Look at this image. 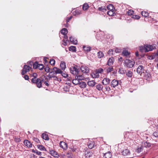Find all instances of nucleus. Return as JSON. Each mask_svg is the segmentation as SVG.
I'll return each instance as SVG.
<instances>
[{"label": "nucleus", "instance_id": "1", "mask_svg": "<svg viewBox=\"0 0 158 158\" xmlns=\"http://www.w3.org/2000/svg\"><path fill=\"white\" fill-rule=\"evenodd\" d=\"M123 64L125 67L130 68L134 66L135 64V62L133 60L127 59L124 60Z\"/></svg>", "mask_w": 158, "mask_h": 158}, {"label": "nucleus", "instance_id": "2", "mask_svg": "<svg viewBox=\"0 0 158 158\" xmlns=\"http://www.w3.org/2000/svg\"><path fill=\"white\" fill-rule=\"evenodd\" d=\"M31 81L33 83L36 84L38 88H40L41 87L42 81L40 79L38 78L35 79V78H32L31 79Z\"/></svg>", "mask_w": 158, "mask_h": 158}, {"label": "nucleus", "instance_id": "3", "mask_svg": "<svg viewBox=\"0 0 158 158\" xmlns=\"http://www.w3.org/2000/svg\"><path fill=\"white\" fill-rule=\"evenodd\" d=\"M79 69L77 68V66H72L70 68V70L71 73L73 74L76 75L78 73Z\"/></svg>", "mask_w": 158, "mask_h": 158}, {"label": "nucleus", "instance_id": "4", "mask_svg": "<svg viewBox=\"0 0 158 158\" xmlns=\"http://www.w3.org/2000/svg\"><path fill=\"white\" fill-rule=\"evenodd\" d=\"M31 69V67L25 65L23 67V69L22 70V75H24L25 74L29 72L30 70Z\"/></svg>", "mask_w": 158, "mask_h": 158}, {"label": "nucleus", "instance_id": "5", "mask_svg": "<svg viewBox=\"0 0 158 158\" xmlns=\"http://www.w3.org/2000/svg\"><path fill=\"white\" fill-rule=\"evenodd\" d=\"M52 71L53 73V74H61L62 73L61 70L57 67H54L52 69Z\"/></svg>", "mask_w": 158, "mask_h": 158}, {"label": "nucleus", "instance_id": "6", "mask_svg": "<svg viewBox=\"0 0 158 158\" xmlns=\"http://www.w3.org/2000/svg\"><path fill=\"white\" fill-rule=\"evenodd\" d=\"M119 82L118 80L116 79L113 80L111 83L110 85L112 87L115 88L118 85Z\"/></svg>", "mask_w": 158, "mask_h": 158}, {"label": "nucleus", "instance_id": "7", "mask_svg": "<svg viewBox=\"0 0 158 158\" xmlns=\"http://www.w3.org/2000/svg\"><path fill=\"white\" fill-rule=\"evenodd\" d=\"M81 69L82 72L83 73H87L89 72V68L87 66H82L81 67Z\"/></svg>", "mask_w": 158, "mask_h": 158}, {"label": "nucleus", "instance_id": "8", "mask_svg": "<svg viewBox=\"0 0 158 158\" xmlns=\"http://www.w3.org/2000/svg\"><path fill=\"white\" fill-rule=\"evenodd\" d=\"M136 71L138 74L141 75L142 73H144L143 66L142 65H139Z\"/></svg>", "mask_w": 158, "mask_h": 158}, {"label": "nucleus", "instance_id": "9", "mask_svg": "<svg viewBox=\"0 0 158 158\" xmlns=\"http://www.w3.org/2000/svg\"><path fill=\"white\" fill-rule=\"evenodd\" d=\"M110 79L106 77L103 79L102 81V83L103 85H107L110 83Z\"/></svg>", "mask_w": 158, "mask_h": 158}, {"label": "nucleus", "instance_id": "10", "mask_svg": "<svg viewBox=\"0 0 158 158\" xmlns=\"http://www.w3.org/2000/svg\"><path fill=\"white\" fill-rule=\"evenodd\" d=\"M146 45V52L152 50L153 49V46L152 45Z\"/></svg>", "mask_w": 158, "mask_h": 158}, {"label": "nucleus", "instance_id": "11", "mask_svg": "<svg viewBox=\"0 0 158 158\" xmlns=\"http://www.w3.org/2000/svg\"><path fill=\"white\" fill-rule=\"evenodd\" d=\"M103 154L104 158H111L112 156V155L110 152H108L104 153Z\"/></svg>", "mask_w": 158, "mask_h": 158}, {"label": "nucleus", "instance_id": "12", "mask_svg": "<svg viewBox=\"0 0 158 158\" xmlns=\"http://www.w3.org/2000/svg\"><path fill=\"white\" fill-rule=\"evenodd\" d=\"M114 61V59L113 57H112L110 58L107 61V64L109 66H111L113 65Z\"/></svg>", "mask_w": 158, "mask_h": 158}, {"label": "nucleus", "instance_id": "13", "mask_svg": "<svg viewBox=\"0 0 158 158\" xmlns=\"http://www.w3.org/2000/svg\"><path fill=\"white\" fill-rule=\"evenodd\" d=\"M70 40L73 44L76 45L77 43V40L73 37L72 36L69 37Z\"/></svg>", "mask_w": 158, "mask_h": 158}, {"label": "nucleus", "instance_id": "14", "mask_svg": "<svg viewBox=\"0 0 158 158\" xmlns=\"http://www.w3.org/2000/svg\"><path fill=\"white\" fill-rule=\"evenodd\" d=\"M60 67L63 70H64L66 68L65 62L63 61H61L60 64Z\"/></svg>", "mask_w": 158, "mask_h": 158}, {"label": "nucleus", "instance_id": "15", "mask_svg": "<svg viewBox=\"0 0 158 158\" xmlns=\"http://www.w3.org/2000/svg\"><path fill=\"white\" fill-rule=\"evenodd\" d=\"M50 153L51 155L55 157L58 158L59 156V155L57 154V152L53 150L50 151Z\"/></svg>", "mask_w": 158, "mask_h": 158}, {"label": "nucleus", "instance_id": "16", "mask_svg": "<svg viewBox=\"0 0 158 158\" xmlns=\"http://www.w3.org/2000/svg\"><path fill=\"white\" fill-rule=\"evenodd\" d=\"M130 54V52L126 50H123L122 52V55L126 57L128 56Z\"/></svg>", "mask_w": 158, "mask_h": 158}, {"label": "nucleus", "instance_id": "17", "mask_svg": "<svg viewBox=\"0 0 158 158\" xmlns=\"http://www.w3.org/2000/svg\"><path fill=\"white\" fill-rule=\"evenodd\" d=\"M24 144L27 147L31 148L32 147V145L31 143L27 140H25L24 141Z\"/></svg>", "mask_w": 158, "mask_h": 158}, {"label": "nucleus", "instance_id": "18", "mask_svg": "<svg viewBox=\"0 0 158 158\" xmlns=\"http://www.w3.org/2000/svg\"><path fill=\"white\" fill-rule=\"evenodd\" d=\"M64 35V39H66V40H63V44L64 45V46H66L67 45V42H69V40H67L68 39V36L66 35Z\"/></svg>", "mask_w": 158, "mask_h": 158}, {"label": "nucleus", "instance_id": "19", "mask_svg": "<svg viewBox=\"0 0 158 158\" xmlns=\"http://www.w3.org/2000/svg\"><path fill=\"white\" fill-rule=\"evenodd\" d=\"M130 153V152L129 150L127 149H125V150H123L122 152V155L125 156L129 155Z\"/></svg>", "mask_w": 158, "mask_h": 158}, {"label": "nucleus", "instance_id": "20", "mask_svg": "<svg viewBox=\"0 0 158 158\" xmlns=\"http://www.w3.org/2000/svg\"><path fill=\"white\" fill-rule=\"evenodd\" d=\"M87 84L88 85L91 87H93L95 85L96 82L94 81H90L88 82Z\"/></svg>", "mask_w": 158, "mask_h": 158}, {"label": "nucleus", "instance_id": "21", "mask_svg": "<svg viewBox=\"0 0 158 158\" xmlns=\"http://www.w3.org/2000/svg\"><path fill=\"white\" fill-rule=\"evenodd\" d=\"M91 75L93 78H98L99 76V74L98 73H97L96 71L94 73H92L91 74Z\"/></svg>", "mask_w": 158, "mask_h": 158}, {"label": "nucleus", "instance_id": "22", "mask_svg": "<svg viewBox=\"0 0 158 158\" xmlns=\"http://www.w3.org/2000/svg\"><path fill=\"white\" fill-rule=\"evenodd\" d=\"M60 147L64 149L67 147L66 143L64 142L60 141Z\"/></svg>", "mask_w": 158, "mask_h": 158}, {"label": "nucleus", "instance_id": "23", "mask_svg": "<svg viewBox=\"0 0 158 158\" xmlns=\"http://www.w3.org/2000/svg\"><path fill=\"white\" fill-rule=\"evenodd\" d=\"M77 78L78 80L80 81L84 80V77L82 75H76L75 76V78Z\"/></svg>", "mask_w": 158, "mask_h": 158}, {"label": "nucleus", "instance_id": "24", "mask_svg": "<svg viewBox=\"0 0 158 158\" xmlns=\"http://www.w3.org/2000/svg\"><path fill=\"white\" fill-rule=\"evenodd\" d=\"M143 147L142 145H139L138 147L136 152L138 153H140L143 150Z\"/></svg>", "mask_w": 158, "mask_h": 158}, {"label": "nucleus", "instance_id": "25", "mask_svg": "<svg viewBox=\"0 0 158 158\" xmlns=\"http://www.w3.org/2000/svg\"><path fill=\"white\" fill-rule=\"evenodd\" d=\"M80 85V86L81 88H85L86 86V83L83 81H80V83L79 84Z\"/></svg>", "mask_w": 158, "mask_h": 158}, {"label": "nucleus", "instance_id": "26", "mask_svg": "<svg viewBox=\"0 0 158 158\" xmlns=\"http://www.w3.org/2000/svg\"><path fill=\"white\" fill-rule=\"evenodd\" d=\"M80 81L77 79V78H75V77L72 81L73 83L75 85L79 84V83H80Z\"/></svg>", "mask_w": 158, "mask_h": 158}, {"label": "nucleus", "instance_id": "27", "mask_svg": "<svg viewBox=\"0 0 158 158\" xmlns=\"http://www.w3.org/2000/svg\"><path fill=\"white\" fill-rule=\"evenodd\" d=\"M98 10L104 12L106 10V8L105 6H102L99 7Z\"/></svg>", "mask_w": 158, "mask_h": 158}, {"label": "nucleus", "instance_id": "28", "mask_svg": "<svg viewBox=\"0 0 158 158\" xmlns=\"http://www.w3.org/2000/svg\"><path fill=\"white\" fill-rule=\"evenodd\" d=\"M139 50L141 52H146V45L144 46H141L139 47Z\"/></svg>", "mask_w": 158, "mask_h": 158}, {"label": "nucleus", "instance_id": "29", "mask_svg": "<svg viewBox=\"0 0 158 158\" xmlns=\"http://www.w3.org/2000/svg\"><path fill=\"white\" fill-rule=\"evenodd\" d=\"M42 136L43 139L46 140H48L49 139V138L48 136V135L46 134H45L44 133H43L42 135Z\"/></svg>", "mask_w": 158, "mask_h": 158}, {"label": "nucleus", "instance_id": "30", "mask_svg": "<svg viewBox=\"0 0 158 158\" xmlns=\"http://www.w3.org/2000/svg\"><path fill=\"white\" fill-rule=\"evenodd\" d=\"M96 88L99 90H102L103 88V86L101 84H98L96 86Z\"/></svg>", "mask_w": 158, "mask_h": 158}, {"label": "nucleus", "instance_id": "31", "mask_svg": "<svg viewBox=\"0 0 158 158\" xmlns=\"http://www.w3.org/2000/svg\"><path fill=\"white\" fill-rule=\"evenodd\" d=\"M61 33L63 35H65L68 33V31L66 28H64L61 30Z\"/></svg>", "mask_w": 158, "mask_h": 158}, {"label": "nucleus", "instance_id": "32", "mask_svg": "<svg viewBox=\"0 0 158 158\" xmlns=\"http://www.w3.org/2000/svg\"><path fill=\"white\" fill-rule=\"evenodd\" d=\"M97 54L98 57L99 58H101L102 57L104 56V54L103 52L101 51H100L98 52Z\"/></svg>", "mask_w": 158, "mask_h": 158}, {"label": "nucleus", "instance_id": "33", "mask_svg": "<svg viewBox=\"0 0 158 158\" xmlns=\"http://www.w3.org/2000/svg\"><path fill=\"white\" fill-rule=\"evenodd\" d=\"M113 70V69L112 67H109L107 68L106 70V72L109 73Z\"/></svg>", "mask_w": 158, "mask_h": 158}, {"label": "nucleus", "instance_id": "34", "mask_svg": "<svg viewBox=\"0 0 158 158\" xmlns=\"http://www.w3.org/2000/svg\"><path fill=\"white\" fill-rule=\"evenodd\" d=\"M69 50L70 51H71L72 52H76V47L74 46H71L69 48Z\"/></svg>", "mask_w": 158, "mask_h": 158}, {"label": "nucleus", "instance_id": "35", "mask_svg": "<svg viewBox=\"0 0 158 158\" xmlns=\"http://www.w3.org/2000/svg\"><path fill=\"white\" fill-rule=\"evenodd\" d=\"M141 15L145 17H147L148 16V13L145 11H143L141 12Z\"/></svg>", "mask_w": 158, "mask_h": 158}, {"label": "nucleus", "instance_id": "36", "mask_svg": "<svg viewBox=\"0 0 158 158\" xmlns=\"http://www.w3.org/2000/svg\"><path fill=\"white\" fill-rule=\"evenodd\" d=\"M94 142H91L88 144V147L89 148L92 149L94 146Z\"/></svg>", "mask_w": 158, "mask_h": 158}, {"label": "nucleus", "instance_id": "37", "mask_svg": "<svg viewBox=\"0 0 158 158\" xmlns=\"http://www.w3.org/2000/svg\"><path fill=\"white\" fill-rule=\"evenodd\" d=\"M114 11L113 10H110L108 11L107 12V14L110 16H112L114 15Z\"/></svg>", "mask_w": 158, "mask_h": 158}, {"label": "nucleus", "instance_id": "38", "mask_svg": "<svg viewBox=\"0 0 158 158\" xmlns=\"http://www.w3.org/2000/svg\"><path fill=\"white\" fill-rule=\"evenodd\" d=\"M133 74V73L131 71H128L126 73L127 76L129 77H131Z\"/></svg>", "mask_w": 158, "mask_h": 158}, {"label": "nucleus", "instance_id": "39", "mask_svg": "<svg viewBox=\"0 0 158 158\" xmlns=\"http://www.w3.org/2000/svg\"><path fill=\"white\" fill-rule=\"evenodd\" d=\"M93 155V153L91 152H87L85 153V156L86 157H90L91 156Z\"/></svg>", "mask_w": 158, "mask_h": 158}, {"label": "nucleus", "instance_id": "40", "mask_svg": "<svg viewBox=\"0 0 158 158\" xmlns=\"http://www.w3.org/2000/svg\"><path fill=\"white\" fill-rule=\"evenodd\" d=\"M125 71L123 68H120L118 70V73L121 74H123L125 73Z\"/></svg>", "mask_w": 158, "mask_h": 158}, {"label": "nucleus", "instance_id": "41", "mask_svg": "<svg viewBox=\"0 0 158 158\" xmlns=\"http://www.w3.org/2000/svg\"><path fill=\"white\" fill-rule=\"evenodd\" d=\"M89 6L87 3L84 4L82 6V9L84 10H87Z\"/></svg>", "mask_w": 158, "mask_h": 158}, {"label": "nucleus", "instance_id": "42", "mask_svg": "<svg viewBox=\"0 0 158 158\" xmlns=\"http://www.w3.org/2000/svg\"><path fill=\"white\" fill-rule=\"evenodd\" d=\"M38 148L41 150H45L46 149L42 145H38L37 146Z\"/></svg>", "mask_w": 158, "mask_h": 158}, {"label": "nucleus", "instance_id": "43", "mask_svg": "<svg viewBox=\"0 0 158 158\" xmlns=\"http://www.w3.org/2000/svg\"><path fill=\"white\" fill-rule=\"evenodd\" d=\"M39 65V64H38L37 62H35L33 64V67L34 69H36L38 68V66Z\"/></svg>", "mask_w": 158, "mask_h": 158}, {"label": "nucleus", "instance_id": "44", "mask_svg": "<svg viewBox=\"0 0 158 158\" xmlns=\"http://www.w3.org/2000/svg\"><path fill=\"white\" fill-rule=\"evenodd\" d=\"M83 48L84 50L86 51H89L90 50L91 48L88 47H86L85 46H83Z\"/></svg>", "mask_w": 158, "mask_h": 158}, {"label": "nucleus", "instance_id": "45", "mask_svg": "<svg viewBox=\"0 0 158 158\" xmlns=\"http://www.w3.org/2000/svg\"><path fill=\"white\" fill-rule=\"evenodd\" d=\"M131 18L132 19L137 20L140 19V17L139 15H132Z\"/></svg>", "mask_w": 158, "mask_h": 158}, {"label": "nucleus", "instance_id": "46", "mask_svg": "<svg viewBox=\"0 0 158 158\" xmlns=\"http://www.w3.org/2000/svg\"><path fill=\"white\" fill-rule=\"evenodd\" d=\"M144 146L146 148H148L151 146V144L150 143L147 142H145L144 144Z\"/></svg>", "mask_w": 158, "mask_h": 158}, {"label": "nucleus", "instance_id": "47", "mask_svg": "<svg viewBox=\"0 0 158 158\" xmlns=\"http://www.w3.org/2000/svg\"><path fill=\"white\" fill-rule=\"evenodd\" d=\"M96 71L98 73H101L103 72V69L102 68H99L96 70Z\"/></svg>", "mask_w": 158, "mask_h": 158}, {"label": "nucleus", "instance_id": "48", "mask_svg": "<svg viewBox=\"0 0 158 158\" xmlns=\"http://www.w3.org/2000/svg\"><path fill=\"white\" fill-rule=\"evenodd\" d=\"M134 11L132 10H128V11L127 12V14L128 15H132Z\"/></svg>", "mask_w": 158, "mask_h": 158}, {"label": "nucleus", "instance_id": "49", "mask_svg": "<svg viewBox=\"0 0 158 158\" xmlns=\"http://www.w3.org/2000/svg\"><path fill=\"white\" fill-rule=\"evenodd\" d=\"M50 63L52 65H54L55 63V61L53 59H51L50 61Z\"/></svg>", "mask_w": 158, "mask_h": 158}, {"label": "nucleus", "instance_id": "50", "mask_svg": "<svg viewBox=\"0 0 158 158\" xmlns=\"http://www.w3.org/2000/svg\"><path fill=\"white\" fill-rule=\"evenodd\" d=\"M44 65L42 64H39V65L38 67V69H39L40 70H42L44 68Z\"/></svg>", "mask_w": 158, "mask_h": 158}, {"label": "nucleus", "instance_id": "51", "mask_svg": "<svg viewBox=\"0 0 158 158\" xmlns=\"http://www.w3.org/2000/svg\"><path fill=\"white\" fill-rule=\"evenodd\" d=\"M62 75L64 77H67L68 76V75L66 73H63L62 71V73H61Z\"/></svg>", "mask_w": 158, "mask_h": 158}, {"label": "nucleus", "instance_id": "52", "mask_svg": "<svg viewBox=\"0 0 158 158\" xmlns=\"http://www.w3.org/2000/svg\"><path fill=\"white\" fill-rule=\"evenodd\" d=\"M114 51L113 49H110L108 51V53L109 55H113Z\"/></svg>", "mask_w": 158, "mask_h": 158}, {"label": "nucleus", "instance_id": "53", "mask_svg": "<svg viewBox=\"0 0 158 158\" xmlns=\"http://www.w3.org/2000/svg\"><path fill=\"white\" fill-rule=\"evenodd\" d=\"M33 139L34 141H35L37 143H40L39 140L37 138L33 137Z\"/></svg>", "mask_w": 158, "mask_h": 158}, {"label": "nucleus", "instance_id": "54", "mask_svg": "<svg viewBox=\"0 0 158 158\" xmlns=\"http://www.w3.org/2000/svg\"><path fill=\"white\" fill-rule=\"evenodd\" d=\"M153 135L156 138H158V131H156L153 133Z\"/></svg>", "mask_w": 158, "mask_h": 158}, {"label": "nucleus", "instance_id": "55", "mask_svg": "<svg viewBox=\"0 0 158 158\" xmlns=\"http://www.w3.org/2000/svg\"><path fill=\"white\" fill-rule=\"evenodd\" d=\"M107 8L109 10H113V6L112 5H109V6H108L107 7Z\"/></svg>", "mask_w": 158, "mask_h": 158}, {"label": "nucleus", "instance_id": "56", "mask_svg": "<svg viewBox=\"0 0 158 158\" xmlns=\"http://www.w3.org/2000/svg\"><path fill=\"white\" fill-rule=\"evenodd\" d=\"M45 71L47 72H50V69L48 67H46L44 68Z\"/></svg>", "mask_w": 158, "mask_h": 158}, {"label": "nucleus", "instance_id": "57", "mask_svg": "<svg viewBox=\"0 0 158 158\" xmlns=\"http://www.w3.org/2000/svg\"><path fill=\"white\" fill-rule=\"evenodd\" d=\"M115 52L116 53H119L121 52V50L118 48H116L115 50Z\"/></svg>", "mask_w": 158, "mask_h": 158}, {"label": "nucleus", "instance_id": "58", "mask_svg": "<svg viewBox=\"0 0 158 158\" xmlns=\"http://www.w3.org/2000/svg\"><path fill=\"white\" fill-rule=\"evenodd\" d=\"M72 16H71L67 18L66 19V23H67L69 22V21L72 19Z\"/></svg>", "mask_w": 158, "mask_h": 158}, {"label": "nucleus", "instance_id": "59", "mask_svg": "<svg viewBox=\"0 0 158 158\" xmlns=\"http://www.w3.org/2000/svg\"><path fill=\"white\" fill-rule=\"evenodd\" d=\"M27 64L29 65L28 66H30V67H31L32 65H33V64H34V63H33V62L31 61L28 62L27 63Z\"/></svg>", "mask_w": 158, "mask_h": 158}, {"label": "nucleus", "instance_id": "60", "mask_svg": "<svg viewBox=\"0 0 158 158\" xmlns=\"http://www.w3.org/2000/svg\"><path fill=\"white\" fill-rule=\"evenodd\" d=\"M75 13L74 12H73V15H79L80 13L79 12V11L77 10H76L75 11Z\"/></svg>", "mask_w": 158, "mask_h": 158}, {"label": "nucleus", "instance_id": "61", "mask_svg": "<svg viewBox=\"0 0 158 158\" xmlns=\"http://www.w3.org/2000/svg\"><path fill=\"white\" fill-rule=\"evenodd\" d=\"M23 77L26 80H28L29 79V76L27 75H24V76Z\"/></svg>", "mask_w": 158, "mask_h": 158}, {"label": "nucleus", "instance_id": "62", "mask_svg": "<svg viewBox=\"0 0 158 158\" xmlns=\"http://www.w3.org/2000/svg\"><path fill=\"white\" fill-rule=\"evenodd\" d=\"M44 83L47 86H49V81L47 80H46L45 81H44Z\"/></svg>", "mask_w": 158, "mask_h": 158}, {"label": "nucleus", "instance_id": "63", "mask_svg": "<svg viewBox=\"0 0 158 158\" xmlns=\"http://www.w3.org/2000/svg\"><path fill=\"white\" fill-rule=\"evenodd\" d=\"M32 75H33V77H34L33 78H35V79H37L36 78V77L37 76V74L36 73H33Z\"/></svg>", "mask_w": 158, "mask_h": 158}, {"label": "nucleus", "instance_id": "64", "mask_svg": "<svg viewBox=\"0 0 158 158\" xmlns=\"http://www.w3.org/2000/svg\"><path fill=\"white\" fill-rule=\"evenodd\" d=\"M53 72L52 71H51L50 72V74L48 75V77L50 78H53V77L54 76L53 75H50V74L51 73H52Z\"/></svg>", "mask_w": 158, "mask_h": 158}]
</instances>
